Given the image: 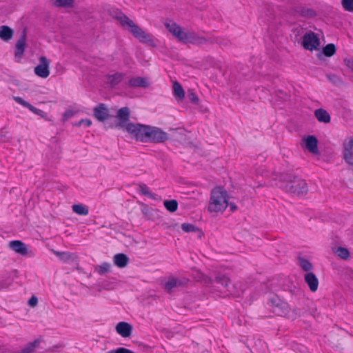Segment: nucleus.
<instances>
[{"label": "nucleus", "mask_w": 353, "mask_h": 353, "mask_svg": "<svg viewBox=\"0 0 353 353\" xmlns=\"http://www.w3.org/2000/svg\"><path fill=\"white\" fill-rule=\"evenodd\" d=\"M108 13L113 19L119 21L120 25L123 28L127 29L140 42L147 43L150 46H155L152 35L145 32L120 9L111 8L108 10Z\"/></svg>", "instance_id": "f257e3e1"}, {"label": "nucleus", "mask_w": 353, "mask_h": 353, "mask_svg": "<svg viewBox=\"0 0 353 353\" xmlns=\"http://www.w3.org/2000/svg\"><path fill=\"white\" fill-rule=\"evenodd\" d=\"M165 26L170 32L179 41L184 43H190L193 45L201 46L219 43V40L213 37L201 36L192 31L184 32L181 26L172 21L165 23Z\"/></svg>", "instance_id": "f03ea898"}, {"label": "nucleus", "mask_w": 353, "mask_h": 353, "mask_svg": "<svg viewBox=\"0 0 353 353\" xmlns=\"http://www.w3.org/2000/svg\"><path fill=\"white\" fill-rule=\"evenodd\" d=\"M276 179L281 183L280 188L294 196H304L308 192L305 181L292 172L279 173L276 175Z\"/></svg>", "instance_id": "7ed1b4c3"}, {"label": "nucleus", "mask_w": 353, "mask_h": 353, "mask_svg": "<svg viewBox=\"0 0 353 353\" xmlns=\"http://www.w3.org/2000/svg\"><path fill=\"white\" fill-rule=\"evenodd\" d=\"M228 192L223 187L214 188L211 192L210 202L208 205L209 212H223L228 207Z\"/></svg>", "instance_id": "20e7f679"}, {"label": "nucleus", "mask_w": 353, "mask_h": 353, "mask_svg": "<svg viewBox=\"0 0 353 353\" xmlns=\"http://www.w3.org/2000/svg\"><path fill=\"white\" fill-rule=\"evenodd\" d=\"M208 283L223 294L224 296H239L240 295L239 292L235 291L234 286L230 279L225 274H219L213 277H210Z\"/></svg>", "instance_id": "39448f33"}, {"label": "nucleus", "mask_w": 353, "mask_h": 353, "mask_svg": "<svg viewBox=\"0 0 353 353\" xmlns=\"http://www.w3.org/2000/svg\"><path fill=\"white\" fill-rule=\"evenodd\" d=\"M150 125L129 122L126 130L137 141L147 143L149 135Z\"/></svg>", "instance_id": "423d86ee"}, {"label": "nucleus", "mask_w": 353, "mask_h": 353, "mask_svg": "<svg viewBox=\"0 0 353 353\" xmlns=\"http://www.w3.org/2000/svg\"><path fill=\"white\" fill-rule=\"evenodd\" d=\"M93 115L99 121L104 123L107 128L110 123H112L110 121L112 120L114 117L109 113V110L105 103H99L94 107Z\"/></svg>", "instance_id": "0eeeda50"}, {"label": "nucleus", "mask_w": 353, "mask_h": 353, "mask_svg": "<svg viewBox=\"0 0 353 353\" xmlns=\"http://www.w3.org/2000/svg\"><path fill=\"white\" fill-rule=\"evenodd\" d=\"M147 143H162L169 139V134L161 128L150 125Z\"/></svg>", "instance_id": "6e6552de"}, {"label": "nucleus", "mask_w": 353, "mask_h": 353, "mask_svg": "<svg viewBox=\"0 0 353 353\" xmlns=\"http://www.w3.org/2000/svg\"><path fill=\"white\" fill-rule=\"evenodd\" d=\"M116 117L118 119V122L117 123H110L108 125V128H120L124 130H126V125L129 123L128 121L130 120V108L128 107H123L120 108L117 111Z\"/></svg>", "instance_id": "1a4fd4ad"}, {"label": "nucleus", "mask_w": 353, "mask_h": 353, "mask_svg": "<svg viewBox=\"0 0 353 353\" xmlns=\"http://www.w3.org/2000/svg\"><path fill=\"white\" fill-rule=\"evenodd\" d=\"M319 45V38L314 32H307L303 37L302 46L305 50L310 51L317 50Z\"/></svg>", "instance_id": "9d476101"}, {"label": "nucleus", "mask_w": 353, "mask_h": 353, "mask_svg": "<svg viewBox=\"0 0 353 353\" xmlns=\"http://www.w3.org/2000/svg\"><path fill=\"white\" fill-rule=\"evenodd\" d=\"M189 280L185 278L169 277L163 284L164 290L168 293L172 292L175 289L186 286Z\"/></svg>", "instance_id": "9b49d317"}, {"label": "nucleus", "mask_w": 353, "mask_h": 353, "mask_svg": "<svg viewBox=\"0 0 353 353\" xmlns=\"http://www.w3.org/2000/svg\"><path fill=\"white\" fill-rule=\"evenodd\" d=\"M50 61L44 56L39 58V64L34 68V73L41 78H47L50 74Z\"/></svg>", "instance_id": "f8f14e48"}, {"label": "nucleus", "mask_w": 353, "mask_h": 353, "mask_svg": "<svg viewBox=\"0 0 353 353\" xmlns=\"http://www.w3.org/2000/svg\"><path fill=\"white\" fill-rule=\"evenodd\" d=\"M318 143L319 141L314 135H308L302 139L301 146L310 153L319 154Z\"/></svg>", "instance_id": "ddd939ff"}, {"label": "nucleus", "mask_w": 353, "mask_h": 353, "mask_svg": "<svg viewBox=\"0 0 353 353\" xmlns=\"http://www.w3.org/2000/svg\"><path fill=\"white\" fill-rule=\"evenodd\" d=\"M9 247L16 253L21 254V256H33L34 253L29 250L28 246L23 241L19 240L11 241L9 243Z\"/></svg>", "instance_id": "4468645a"}, {"label": "nucleus", "mask_w": 353, "mask_h": 353, "mask_svg": "<svg viewBox=\"0 0 353 353\" xmlns=\"http://www.w3.org/2000/svg\"><path fill=\"white\" fill-rule=\"evenodd\" d=\"M26 29H23L15 45L14 57L18 61L22 58L26 46Z\"/></svg>", "instance_id": "2eb2a0df"}, {"label": "nucleus", "mask_w": 353, "mask_h": 353, "mask_svg": "<svg viewBox=\"0 0 353 353\" xmlns=\"http://www.w3.org/2000/svg\"><path fill=\"white\" fill-rule=\"evenodd\" d=\"M343 153L345 161L353 166V137H350L347 142L343 143Z\"/></svg>", "instance_id": "dca6fc26"}, {"label": "nucleus", "mask_w": 353, "mask_h": 353, "mask_svg": "<svg viewBox=\"0 0 353 353\" xmlns=\"http://www.w3.org/2000/svg\"><path fill=\"white\" fill-rule=\"evenodd\" d=\"M55 256H57L61 261L64 263H74L77 264L78 262V256L74 253H71L69 252H60L54 250H52Z\"/></svg>", "instance_id": "f3484780"}, {"label": "nucleus", "mask_w": 353, "mask_h": 353, "mask_svg": "<svg viewBox=\"0 0 353 353\" xmlns=\"http://www.w3.org/2000/svg\"><path fill=\"white\" fill-rule=\"evenodd\" d=\"M115 330L122 337L129 338L132 335L133 326L128 322L121 321L116 325Z\"/></svg>", "instance_id": "a211bd4d"}, {"label": "nucleus", "mask_w": 353, "mask_h": 353, "mask_svg": "<svg viewBox=\"0 0 353 353\" xmlns=\"http://www.w3.org/2000/svg\"><path fill=\"white\" fill-rule=\"evenodd\" d=\"M293 10L294 14L307 19L314 18L317 15L314 10L303 6L294 7Z\"/></svg>", "instance_id": "6ab92c4d"}, {"label": "nucleus", "mask_w": 353, "mask_h": 353, "mask_svg": "<svg viewBox=\"0 0 353 353\" xmlns=\"http://www.w3.org/2000/svg\"><path fill=\"white\" fill-rule=\"evenodd\" d=\"M14 101L17 103H18L22 105L23 106L27 108L29 110H30L32 112L34 113L35 114L39 115V116H40L42 118H44V117H46V113L45 112H43V110H41L40 109H38V108H35L34 106L31 105L28 101H25L21 97H14Z\"/></svg>", "instance_id": "aec40b11"}, {"label": "nucleus", "mask_w": 353, "mask_h": 353, "mask_svg": "<svg viewBox=\"0 0 353 353\" xmlns=\"http://www.w3.org/2000/svg\"><path fill=\"white\" fill-rule=\"evenodd\" d=\"M304 279L312 292H314L317 290L319 279L313 272H308L305 274Z\"/></svg>", "instance_id": "412c9836"}, {"label": "nucleus", "mask_w": 353, "mask_h": 353, "mask_svg": "<svg viewBox=\"0 0 353 353\" xmlns=\"http://www.w3.org/2000/svg\"><path fill=\"white\" fill-rule=\"evenodd\" d=\"M128 85L130 88H148L150 83L145 77H137L130 79Z\"/></svg>", "instance_id": "4be33fe9"}, {"label": "nucleus", "mask_w": 353, "mask_h": 353, "mask_svg": "<svg viewBox=\"0 0 353 353\" xmlns=\"http://www.w3.org/2000/svg\"><path fill=\"white\" fill-rule=\"evenodd\" d=\"M114 263L116 266L120 268L126 267L129 263L128 256L123 253H119L113 257Z\"/></svg>", "instance_id": "5701e85b"}, {"label": "nucleus", "mask_w": 353, "mask_h": 353, "mask_svg": "<svg viewBox=\"0 0 353 353\" xmlns=\"http://www.w3.org/2000/svg\"><path fill=\"white\" fill-rule=\"evenodd\" d=\"M314 116L319 122L328 123L331 117L328 112L323 108H319L314 111Z\"/></svg>", "instance_id": "b1692460"}, {"label": "nucleus", "mask_w": 353, "mask_h": 353, "mask_svg": "<svg viewBox=\"0 0 353 353\" xmlns=\"http://www.w3.org/2000/svg\"><path fill=\"white\" fill-rule=\"evenodd\" d=\"M125 77V74L122 72H116L114 74L108 75V81L111 88H114L120 83Z\"/></svg>", "instance_id": "393cba45"}, {"label": "nucleus", "mask_w": 353, "mask_h": 353, "mask_svg": "<svg viewBox=\"0 0 353 353\" xmlns=\"http://www.w3.org/2000/svg\"><path fill=\"white\" fill-rule=\"evenodd\" d=\"M290 307L288 303L281 301V303L274 309V312L278 316H285L290 312Z\"/></svg>", "instance_id": "a878e982"}, {"label": "nucleus", "mask_w": 353, "mask_h": 353, "mask_svg": "<svg viewBox=\"0 0 353 353\" xmlns=\"http://www.w3.org/2000/svg\"><path fill=\"white\" fill-rule=\"evenodd\" d=\"M14 34V30L8 26H1L0 27V38L8 41L10 40Z\"/></svg>", "instance_id": "bb28decb"}, {"label": "nucleus", "mask_w": 353, "mask_h": 353, "mask_svg": "<svg viewBox=\"0 0 353 353\" xmlns=\"http://www.w3.org/2000/svg\"><path fill=\"white\" fill-rule=\"evenodd\" d=\"M181 229L185 232H198V237L199 239H201L204 235L203 231L199 228L191 223H182Z\"/></svg>", "instance_id": "cd10ccee"}, {"label": "nucleus", "mask_w": 353, "mask_h": 353, "mask_svg": "<svg viewBox=\"0 0 353 353\" xmlns=\"http://www.w3.org/2000/svg\"><path fill=\"white\" fill-rule=\"evenodd\" d=\"M138 191L139 194L141 195L148 196L152 199L157 200L158 195L154 193H152L149 188L145 183H139L138 185Z\"/></svg>", "instance_id": "c85d7f7f"}, {"label": "nucleus", "mask_w": 353, "mask_h": 353, "mask_svg": "<svg viewBox=\"0 0 353 353\" xmlns=\"http://www.w3.org/2000/svg\"><path fill=\"white\" fill-rule=\"evenodd\" d=\"M173 94L177 100H182L185 97L184 90L178 81L173 83Z\"/></svg>", "instance_id": "c756f323"}, {"label": "nucleus", "mask_w": 353, "mask_h": 353, "mask_svg": "<svg viewBox=\"0 0 353 353\" xmlns=\"http://www.w3.org/2000/svg\"><path fill=\"white\" fill-rule=\"evenodd\" d=\"M336 52V47L334 43H328L322 48V54L327 57H331Z\"/></svg>", "instance_id": "7c9ffc66"}, {"label": "nucleus", "mask_w": 353, "mask_h": 353, "mask_svg": "<svg viewBox=\"0 0 353 353\" xmlns=\"http://www.w3.org/2000/svg\"><path fill=\"white\" fill-rule=\"evenodd\" d=\"M163 205L170 212H175L178 209V202L175 199L165 200Z\"/></svg>", "instance_id": "2f4dec72"}, {"label": "nucleus", "mask_w": 353, "mask_h": 353, "mask_svg": "<svg viewBox=\"0 0 353 353\" xmlns=\"http://www.w3.org/2000/svg\"><path fill=\"white\" fill-rule=\"evenodd\" d=\"M72 210L74 212L79 215L85 216L88 214V208L83 204H74L72 205Z\"/></svg>", "instance_id": "473e14b6"}, {"label": "nucleus", "mask_w": 353, "mask_h": 353, "mask_svg": "<svg viewBox=\"0 0 353 353\" xmlns=\"http://www.w3.org/2000/svg\"><path fill=\"white\" fill-rule=\"evenodd\" d=\"M111 265L108 263L104 262L101 265L95 268V271L100 275H103L107 272H110Z\"/></svg>", "instance_id": "72a5a7b5"}, {"label": "nucleus", "mask_w": 353, "mask_h": 353, "mask_svg": "<svg viewBox=\"0 0 353 353\" xmlns=\"http://www.w3.org/2000/svg\"><path fill=\"white\" fill-rule=\"evenodd\" d=\"M299 261L300 265L304 271L309 272L312 270L313 265L309 260L301 258Z\"/></svg>", "instance_id": "f704fd0d"}, {"label": "nucleus", "mask_w": 353, "mask_h": 353, "mask_svg": "<svg viewBox=\"0 0 353 353\" xmlns=\"http://www.w3.org/2000/svg\"><path fill=\"white\" fill-rule=\"evenodd\" d=\"M337 255L343 259H347L350 257V252L343 247H339L336 251Z\"/></svg>", "instance_id": "c9c22d12"}, {"label": "nucleus", "mask_w": 353, "mask_h": 353, "mask_svg": "<svg viewBox=\"0 0 353 353\" xmlns=\"http://www.w3.org/2000/svg\"><path fill=\"white\" fill-rule=\"evenodd\" d=\"M188 99L193 104L197 105L199 102V99L196 94L192 90H189L187 94Z\"/></svg>", "instance_id": "e433bc0d"}, {"label": "nucleus", "mask_w": 353, "mask_h": 353, "mask_svg": "<svg viewBox=\"0 0 353 353\" xmlns=\"http://www.w3.org/2000/svg\"><path fill=\"white\" fill-rule=\"evenodd\" d=\"M326 77L330 82H332L334 85H339L342 82L341 78L334 74H327Z\"/></svg>", "instance_id": "4c0bfd02"}, {"label": "nucleus", "mask_w": 353, "mask_h": 353, "mask_svg": "<svg viewBox=\"0 0 353 353\" xmlns=\"http://www.w3.org/2000/svg\"><path fill=\"white\" fill-rule=\"evenodd\" d=\"M345 10L353 12V0H341Z\"/></svg>", "instance_id": "58836bf2"}, {"label": "nucleus", "mask_w": 353, "mask_h": 353, "mask_svg": "<svg viewBox=\"0 0 353 353\" xmlns=\"http://www.w3.org/2000/svg\"><path fill=\"white\" fill-rule=\"evenodd\" d=\"M281 301H282V300H281L276 294L272 295L269 299V302L274 309L281 303Z\"/></svg>", "instance_id": "ea45409f"}, {"label": "nucleus", "mask_w": 353, "mask_h": 353, "mask_svg": "<svg viewBox=\"0 0 353 353\" xmlns=\"http://www.w3.org/2000/svg\"><path fill=\"white\" fill-rule=\"evenodd\" d=\"M106 353H134L133 351L125 347H118L116 350H112Z\"/></svg>", "instance_id": "a19ab883"}, {"label": "nucleus", "mask_w": 353, "mask_h": 353, "mask_svg": "<svg viewBox=\"0 0 353 353\" xmlns=\"http://www.w3.org/2000/svg\"><path fill=\"white\" fill-rule=\"evenodd\" d=\"M76 126H81V125H85L87 127H89L92 125V121L90 119H82L79 121L73 124Z\"/></svg>", "instance_id": "79ce46f5"}, {"label": "nucleus", "mask_w": 353, "mask_h": 353, "mask_svg": "<svg viewBox=\"0 0 353 353\" xmlns=\"http://www.w3.org/2000/svg\"><path fill=\"white\" fill-rule=\"evenodd\" d=\"M74 114V112L72 110H67L63 114L62 120L63 122L66 121L68 119L73 117Z\"/></svg>", "instance_id": "37998d69"}, {"label": "nucleus", "mask_w": 353, "mask_h": 353, "mask_svg": "<svg viewBox=\"0 0 353 353\" xmlns=\"http://www.w3.org/2000/svg\"><path fill=\"white\" fill-rule=\"evenodd\" d=\"M38 299L35 296H32L30 299L28 300V303L29 306L34 307L37 305Z\"/></svg>", "instance_id": "c03bdc74"}, {"label": "nucleus", "mask_w": 353, "mask_h": 353, "mask_svg": "<svg viewBox=\"0 0 353 353\" xmlns=\"http://www.w3.org/2000/svg\"><path fill=\"white\" fill-rule=\"evenodd\" d=\"M344 63L345 65L353 72V59H345Z\"/></svg>", "instance_id": "a18cd8bd"}, {"label": "nucleus", "mask_w": 353, "mask_h": 353, "mask_svg": "<svg viewBox=\"0 0 353 353\" xmlns=\"http://www.w3.org/2000/svg\"><path fill=\"white\" fill-rule=\"evenodd\" d=\"M293 312L296 316H304L307 313V311H305V310H301V309H294L293 310Z\"/></svg>", "instance_id": "49530a36"}, {"label": "nucleus", "mask_w": 353, "mask_h": 353, "mask_svg": "<svg viewBox=\"0 0 353 353\" xmlns=\"http://www.w3.org/2000/svg\"><path fill=\"white\" fill-rule=\"evenodd\" d=\"M228 206L230 207V210L232 212H234L237 209L236 205L234 203H233V202H230V203L228 202Z\"/></svg>", "instance_id": "de8ad7c7"}, {"label": "nucleus", "mask_w": 353, "mask_h": 353, "mask_svg": "<svg viewBox=\"0 0 353 353\" xmlns=\"http://www.w3.org/2000/svg\"><path fill=\"white\" fill-rule=\"evenodd\" d=\"M61 347V345H55V346H54L53 347H50V348H49V349H48V351H51V352H52V351H54V350L55 348H58V347Z\"/></svg>", "instance_id": "09e8293b"}, {"label": "nucleus", "mask_w": 353, "mask_h": 353, "mask_svg": "<svg viewBox=\"0 0 353 353\" xmlns=\"http://www.w3.org/2000/svg\"><path fill=\"white\" fill-rule=\"evenodd\" d=\"M316 312V309H315L314 310H312L311 312H310V314L312 316H314L315 317V312Z\"/></svg>", "instance_id": "8fccbe9b"}, {"label": "nucleus", "mask_w": 353, "mask_h": 353, "mask_svg": "<svg viewBox=\"0 0 353 353\" xmlns=\"http://www.w3.org/2000/svg\"><path fill=\"white\" fill-rule=\"evenodd\" d=\"M5 138H6V136H2V137H1V139H2L3 141H5Z\"/></svg>", "instance_id": "3c124183"}, {"label": "nucleus", "mask_w": 353, "mask_h": 353, "mask_svg": "<svg viewBox=\"0 0 353 353\" xmlns=\"http://www.w3.org/2000/svg\"><path fill=\"white\" fill-rule=\"evenodd\" d=\"M318 57H321V53L318 54Z\"/></svg>", "instance_id": "603ef678"}, {"label": "nucleus", "mask_w": 353, "mask_h": 353, "mask_svg": "<svg viewBox=\"0 0 353 353\" xmlns=\"http://www.w3.org/2000/svg\"><path fill=\"white\" fill-rule=\"evenodd\" d=\"M223 45H227V43L223 42Z\"/></svg>", "instance_id": "864d4df0"}, {"label": "nucleus", "mask_w": 353, "mask_h": 353, "mask_svg": "<svg viewBox=\"0 0 353 353\" xmlns=\"http://www.w3.org/2000/svg\"><path fill=\"white\" fill-rule=\"evenodd\" d=\"M223 45H227V43L223 42Z\"/></svg>", "instance_id": "5fc2aeb1"}]
</instances>
